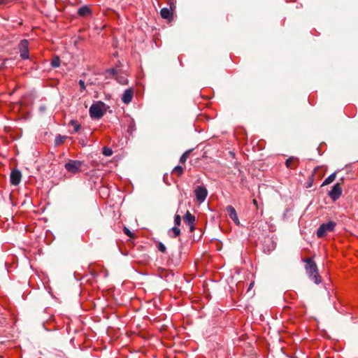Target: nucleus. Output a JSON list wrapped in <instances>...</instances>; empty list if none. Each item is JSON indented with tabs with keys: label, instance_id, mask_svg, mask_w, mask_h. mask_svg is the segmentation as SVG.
Listing matches in <instances>:
<instances>
[{
	"label": "nucleus",
	"instance_id": "obj_1",
	"mask_svg": "<svg viewBox=\"0 0 358 358\" xmlns=\"http://www.w3.org/2000/svg\"><path fill=\"white\" fill-rule=\"evenodd\" d=\"M306 269L310 277L315 284H320L321 282V277L318 273L316 264L311 259H306Z\"/></svg>",
	"mask_w": 358,
	"mask_h": 358
},
{
	"label": "nucleus",
	"instance_id": "obj_2",
	"mask_svg": "<svg viewBox=\"0 0 358 358\" xmlns=\"http://www.w3.org/2000/svg\"><path fill=\"white\" fill-rule=\"evenodd\" d=\"M105 104L101 101L93 103L90 108V115L93 119L99 120L104 115Z\"/></svg>",
	"mask_w": 358,
	"mask_h": 358
},
{
	"label": "nucleus",
	"instance_id": "obj_3",
	"mask_svg": "<svg viewBox=\"0 0 358 358\" xmlns=\"http://www.w3.org/2000/svg\"><path fill=\"white\" fill-rule=\"evenodd\" d=\"M336 224L333 221L322 224L317 229L316 234L318 238L324 237L328 232L334 231Z\"/></svg>",
	"mask_w": 358,
	"mask_h": 358
},
{
	"label": "nucleus",
	"instance_id": "obj_4",
	"mask_svg": "<svg viewBox=\"0 0 358 358\" xmlns=\"http://www.w3.org/2000/svg\"><path fill=\"white\" fill-rule=\"evenodd\" d=\"M83 163L78 160H69L64 165L66 170L71 173H77L80 171Z\"/></svg>",
	"mask_w": 358,
	"mask_h": 358
},
{
	"label": "nucleus",
	"instance_id": "obj_5",
	"mask_svg": "<svg viewBox=\"0 0 358 358\" xmlns=\"http://www.w3.org/2000/svg\"><path fill=\"white\" fill-rule=\"evenodd\" d=\"M18 49L20 54V57L22 59H27L29 58V43L26 39L22 40L18 45Z\"/></svg>",
	"mask_w": 358,
	"mask_h": 358
},
{
	"label": "nucleus",
	"instance_id": "obj_6",
	"mask_svg": "<svg viewBox=\"0 0 358 358\" xmlns=\"http://www.w3.org/2000/svg\"><path fill=\"white\" fill-rule=\"evenodd\" d=\"M194 192L196 200L200 203L203 202L208 195L207 189L203 186L197 187Z\"/></svg>",
	"mask_w": 358,
	"mask_h": 358
},
{
	"label": "nucleus",
	"instance_id": "obj_7",
	"mask_svg": "<svg viewBox=\"0 0 358 358\" xmlns=\"http://www.w3.org/2000/svg\"><path fill=\"white\" fill-rule=\"evenodd\" d=\"M341 194L342 189L340 186V184L336 183L333 186L331 190L329 192V196L333 201H336L341 196Z\"/></svg>",
	"mask_w": 358,
	"mask_h": 358
},
{
	"label": "nucleus",
	"instance_id": "obj_8",
	"mask_svg": "<svg viewBox=\"0 0 358 358\" xmlns=\"http://www.w3.org/2000/svg\"><path fill=\"white\" fill-rule=\"evenodd\" d=\"M10 183L13 185H17L20 184L22 178L21 172L17 169L12 170L10 176Z\"/></svg>",
	"mask_w": 358,
	"mask_h": 358
},
{
	"label": "nucleus",
	"instance_id": "obj_9",
	"mask_svg": "<svg viewBox=\"0 0 358 358\" xmlns=\"http://www.w3.org/2000/svg\"><path fill=\"white\" fill-rule=\"evenodd\" d=\"M226 211L228 213L229 217L234 222V223L239 226L241 223L235 208L232 206H227L226 207Z\"/></svg>",
	"mask_w": 358,
	"mask_h": 358
},
{
	"label": "nucleus",
	"instance_id": "obj_10",
	"mask_svg": "<svg viewBox=\"0 0 358 358\" xmlns=\"http://www.w3.org/2000/svg\"><path fill=\"white\" fill-rule=\"evenodd\" d=\"M183 220L185 223H187L189 226V229L191 231H193L194 230V222H195V217L192 215L189 211H187L185 215L183 217Z\"/></svg>",
	"mask_w": 358,
	"mask_h": 358
},
{
	"label": "nucleus",
	"instance_id": "obj_11",
	"mask_svg": "<svg viewBox=\"0 0 358 358\" xmlns=\"http://www.w3.org/2000/svg\"><path fill=\"white\" fill-rule=\"evenodd\" d=\"M299 164V159L296 157H290L285 161V166L289 169H295Z\"/></svg>",
	"mask_w": 358,
	"mask_h": 358
},
{
	"label": "nucleus",
	"instance_id": "obj_12",
	"mask_svg": "<svg viewBox=\"0 0 358 358\" xmlns=\"http://www.w3.org/2000/svg\"><path fill=\"white\" fill-rule=\"evenodd\" d=\"M134 91L131 88L126 90L122 96V101L125 104H129L133 99Z\"/></svg>",
	"mask_w": 358,
	"mask_h": 358
},
{
	"label": "nucleus",
	"instance_id": "obj_13",
	"mask_svg": "<svg viewBox=\"0 0 358 358\" xmlns=\"http://www.w3.org/2000/svg\"><path fill=\"white\" fill-rule=\"evenodd\" d=\"M160 15L162 18L166 20H171L173 17V13L168 8H163L160 10Z\"/></svg>",
	"mask_w": 358,
	"mask_h": 358
},
{
	"label": "nucleus",
	"instance_id": "obj_14",
	"mask_svg": "<svg viewBox=\"0 0 358 358\" xmlns=\"http://www.w3.org/2000/svg\"><path fill=\"white\" fill-rule=\"evenodd\" d=\"M180 234V230L178 227H173L169 231V235L171 238H176Z\"/></svg>",
	"mask_w": 358,
	"mask_h": 358
},
{
	"label": "nucleus",
	"instance_id": "obj_15",
	"mask_svg": "<svg viewBox=\"0 0 358 358\" xmlns=\"http://www.w3.org/2000/svg\"><path fill=\"white\" fill-rule=\"evenodd\" d=\"M78 13L80 16H85L90 13V10L87 6H82L78 9Z\"/></svg>",
	"mask_w": 358,
	"mask_h": 358
},
{
	"label": "nucleus",
	"instance_id": "obj_16",
	"mask_svg": "<svg viewBox=\"0 0 358 358\" xmlns=\"http://www.w3.org/2000/svg\"><path fill=\"white\" fill-rule=\"evenodd\" d=\"M336 173H334L329 176L322 182V186L327 185L330 183H331L335 179H336Z\"/></svg>",
	"mask_w": 358,
	"mask_h": 358
},
{
	"label": "nucleus",
	"instance_id": "obj_17",
	"mask_svg": "<svg viewBox=\"0 0 358 358\" xmlns=\"http://www.w3.org/2000/svg\"><path fill=\"white\" fill-rule=\"evenodd\" d=\"M183 172H184V169H183V168H182V166H176V167L173 169V171H172V173H173V174H176V175H177L178 177H180V176H182V175Z\"/></svg>",
	"mask_w": 358,
	"mask_h": 358
},
{
	"label": "nucleus",
	"instance_id": "obj_18",
	"mask_svg": "<svg viewBox=\"0 0 358 358\" xmlns=\"http://www.w3.org/2000/svg\"><path fill=\"white\" fill-rule=\"evenodd\" d=\"M190 153H191V150H187L186 152H185L180 158V162L182 164L185 163L187 161V159H188V157H189Z\"/></svg>",
	"mask_w": 358,
	"mask_h": 358
},
{
	"label": "nucleus",
	"instance_id": "obj_19",
	"mask_svg": "<svg viewBox=\"0 0 358 358\" xmlns=\"http://www.w3.org/2000/svg\"><path fill=\"white\" fill-rule=\"evenodd\" d=\"M66 138V136L58 135L57 136H56L55 140V145H59L63 143Z\"/></svg>",
	"mask_w": 358,
	"mask_h": 358
},
{
	"label": "nucleus",
	"instance_id": "obj_20",
	"mask_svg": "<svg viewBox=\"0 0 358 358\" xmlns=\"http://www.w3.org/2000/svg\"><path fill=\"white\" fill-rule=\"evenodd\" d=\"M70 124L73 127L75 132H78L80 129V124L76 120H71Z\"/></svg>",
	"mask_w": 358,
	"mask_h": 358
},
{
	"label": "nucleus",
	"instance_id": "obj_21",
	"mask_svg": "<svg viewBox=\"0 0 358 358\" xmlns=\"http://www.w3.org/2000/svg\"><path fill=\"white\" fill-rule=\"evenodd\" d=\"M51 65L54 68H57L60 66V59L58 57H54L51 61Z\"/></svg>",
	"mask_w": 358,
	"mask_h": 358
},
{
	"label": "nucleus",
	"instance_id": "obj_22",
	"mask_svg": "<svg viewBox=\"0 0 358 358\" xmlns=\"http://www.w3.org/2000/svg\"><path fill=\"white\" fill-rule=\"evenodd\" d=\"M103 155H104L105 156H107V157H110L113 155V150L110 148H108V147H104L103 148Z\"/></svg>",
	"mask_w": 358,
	"mask_h": 358
},
{
	"label": "nucleus",
	"instance_id": "obj_23",
	"mask_svg": "<svg viewBox=\"0 0 358 358\" xmlns=\"http://www.w3.org/2000/svg\"><path fill=\"white\" fill-rule=\"evenodd\" d=\"M175 226L178 227L181 223V217L179 215H176L174 217Z\"/></svg>",
	"mask_w": 358,
	"mask_h": 358
},
{
	"label": "nucleus",
	"instance_id": "obj_24",
	"mask_svg": "<svg viewBox=\"0 0 358 358\" xmlns=\"http://www.w3.org/2000/svg\"><path fill=\"white\" fill-rule=\"evenodd\" d=\"M123 231L127 236H129L130 238L134 237V234L126 227H124Z\"/></svg>",
	"mask_w": 358,
	"mask_h": 358
},
{
	"label": "nucleus",
	"instance_id": "obj_25",
	"mask_svg": "<svg viewBox=\"0 0 358 358\" xmlns=\"http://www.w3.org/2000/svg\"><path fill=\"white\" fill-rule=\"evenodd\" d=\"M158 249L160 252H164V253L166 252V250L165 245L164 244H162V243H160L159 244Z\"/></svg>",
	"mask_w": 358,
	"mask_h": 358
},
{
	"label": "nucleus",
	"instance_id": "obj_26",
	"mask_svg": "<svg viewBox=\"0 0 358 358\" xmlns=\"http://www.w3.org/2000/svg\"><path fill=\"white\" fill-rule=\"evenodd\" d=\"M106 73L113 76L117 73V71L115 69H110L106 71Z\"/></svg>",
	"mask_w": 358,
	"mask_h": 358
},
{
	"label": "nucleus",
	"instance_id": "obj_27",
	"mask_svg": "<svg viewBox=\"0 0 358 358\" xmlns=\"http://www.w3.org/2000/svg\"><path fill=\"white\" fill-rule=\"evenodd\" d=\"M79 85L80 86L82 91L85 90V82L83 80H79Z\"/></svg>",
	"mask_w": 358,
	"mask_h": 358
},
{
	"label": "nucleus",
	"instance_id": "obj_28",
	"mask_svg": "<svg viewBox=\"0 0 358 358\" xmlns=\"http://www.w3.org/2000/svg\"><path fill=\"white\" fill-rule=\"evenodd\" d=\"M252 203L257 208L258 207L257 201L256 199H253Z\"/></svg>",
	"mask_w": 358,
	"mask_h": 358
},
{
	"label": "nucleus",
	"instance_id": "obj_29",
	"mask_svg": "<svg viewBox=\"0 0 358 358\" xmlns=\"http://www.w3.org/2000/svg\"><path fill=\"white\" fill-rule=\"evenodd\" d=\"M122 84H125L126 83L124 81H120Z\"/></svg>",
	"mask_w": 358,
	"mask_h": 358
},
{
	"label": "nucleus",
	"instance_id": "obj_30",
	"mask_svg": "<svg viewBox=\"0 0 358 358\" xmlns=\"http://www.w3.org/2000/svg\"><path fill=\"white\" fill-rule=\"evenodd\" d=\"M0 358H2V357H1V356H0Z\"/></svg>",
	"mask_w": 358,
	"mask_h": 358
}]
</instances>
